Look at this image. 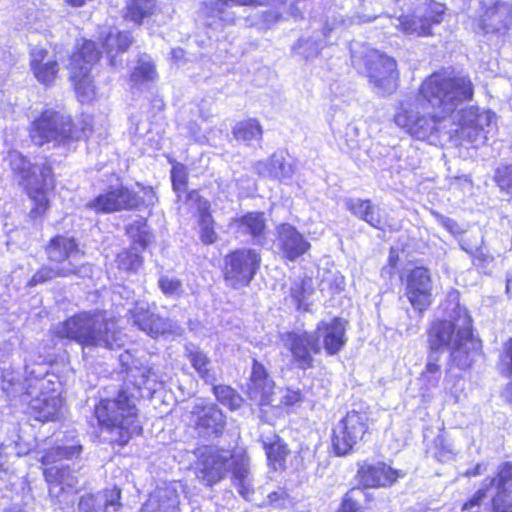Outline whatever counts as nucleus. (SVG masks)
<instances>
[{
	"label": "nucleus",
	"mask_w": 512,
	"mask_h": 512,
	"mask_svg": "<svg viewBox=\"0 0 512 512\" xmlns=\"http://www.w3.org/2000/svg\"><path fill=\"white\" fill-rule=\"evenodd\" d=\"M446 311L448 318L433 322L428 331L430 353L423 372L429 374H442L440 349L447 348L452 361L461 369L470 367L481 350V341L472 333V319L466 308L450 300Z\"/></svg>",
	"instance_id": "obj_2"
},
{
	"label": "nucleus",
	"mask_w": 512,
	"mask_h": 512,
	"mask_svg": "<svg viewBox=\"0 0 512 512\" xmlns=\"http://www.w3.org/2000/svg\"><path fill=\"white\" fill-rule=\"evenodd\" d=\"M156 76L157 73L151 57L147 54L140 55L137 65L131 74V82L134 85H142L146 82L154 81Z\"/></svg>",
	"instance_id": "obj_40"
},
{
	"label": "nucleus",
	"mask_w": 512,
	"mask_h": 512,
	"mask_svg": "<svg viewBox=\"0 0 512 512\" xmlns=\"http://www.w3.org/2000/svg\"><path fill=\"white\" fill-rule=\"evenodd\" d=\"M512 23V6L507 2L497 1L486 6L481 16V26L485 33H497Z\"/></svg>",
	"instance_id": "obj_25"
},
{
	"label": "nucleus",
	"mask_w": 512,
	"mask_h": 512,
	"mask_svg": "<svg viewBox=\"0 0 512 512\" xmlns=\"http://www.w3.org/2000/svg\"><path fill=\"white\" fill-rule=\"evenodd\" d=\"M99 55L97 44L89 40L85 41L82 47L71 56L70 79L82 103L90 102L95 97V86L89 74L92 65L99 60Z\"/></svg>",
	"instance_id": "obj_9"
},
{
	"label": "nucleus",
	"mask_w": 512,
	"mask_h": 512,
	"mask_svg": "<svg viewBox=\"0 0 512 512\" xmlns=\"http://www.w3.org/2000/svg\"><path fill=\"white\" fill-rule=\"evenodd\" d=\"M44 477L49 484V493L52 495L54 489L60 487L62 491L64 487L72 488L77 484L76 476L65 466H51L44 470Z\"/></svg>",
	"instance_id": "obj_35"
},
{
	"label": "nucleus",
	"mask_w": 512,
	"mask_h": 512,
	"mask_svg": "<svg viewBox=\"0 0 512 512\" xmlns=\"http://www.w3.org/2000/svg\"><path fill=\"white\" fill-rule=\"evenodd\" d=\"M255 172L263 177L278 180L283 184H291L295 174L294 162L287 158L283 152H276L266 160L254 164Z\"/></svg>",
	"instance_id": "obj_20"
},
{
	"label": "nucleus",
	"mask_w": 512,
	"mask_h": 512,
	"mask_svg": "<svg viewBox=\"0 0 512 512\" xmlns=\"http://www.w3.org/2000/svg\"><path fill=\"white\" fill-rule=\"evenodd\" d=\"M91 132L89 121L72 123L70 116L52 109L45 110L33 123L30 130L32 141L42 146L46 143L68 145L70 141L87 137Z\"/></svg>",
	"instance_id": "obj_8"
},
{
	"label": "nucleus",
	"mask_w": 512,
	"mask_h": 512,
	"mask_svg": "<svg viewBox=\"0 0 512 512\" xmlns=\"http://www.w3.org/2000/svg\"><path fill=\"white\" fill-rule=\"evenodd\" d=\"M439 222L450 233H452V234H459V233H461V229H460L459 225L453 219H450V218L444 217V216H440L439 217Z\"/></svg>",
	"instance_id": "obj_57"
},
{
	"label": "nucleus",
	"mask_w": 512,
	"mask_h": 512,
	"mask_svg": "<svg viewBox=\"0 0 512 512\" xmlns=\"http://www.w3.org/2000/svg\"><path fill=\"white\" fill-rule=\"evenodd\" d=\"M73 268L69 263H65L63 266H42L30 279L28 285L36 286L43 284L49 280L57 277H69L72 275Z\"/></svg>",
	"instance_id": "obj_41"
},
{
	"label": "nucleus",
	"mask_w": 512,
	"mask_h": 512,
	"mask_svg": "<svg viewBox=\"0 0 512 512\" xmlns=\"http://www.w3.org/2000/svg\"><path fill=\"white\" fill-rule=\"evenodd\" d=\"M495 180L502 191L512 195V164L499 167L495 173Z\"/></svg>",
	"instance_id": "obj_47"
},
{
	"label": "nucleus",
	"mask_w": 512,
	"mask_h": 512,
	"mask_svg": "<svg viewBox=\"0 0 512 512\" xmlns=\"http://www.w3.org/2000/svg\"><path fill=\"white\" fill-rule=\"evenodd\" d=\"M274 441L268 443L263 441L269 466L274 470H283L286 467V459L290 453L287 444L278 436Z\"/></svg>",
	"instance_id": "obj_36"
},
{
	"label": "nucleus",
	"mask_w": 512,
	"mask_h": 512,
	"mask_svg": "<svg viewBox=\"0 0 512 512\" xmlns=\"http://www.w3.org/2000/svg\"><path fill=\"white\" fill-rule=\"evenodd\" d=\"M472 96L469 78L434 73L422 83L417 96L401 102L394 121L418 140L445 130L451 139L458 138L478 148L487 142L495 115L476 107L457 111Z\"/></svg>",
	"instance_id": "obj_1"
},
{
	"label": "nucleus",
	"mask_w": 512,
	"mask_h": 512,
	"mask_svg": "<svg viewBox=\"0 0 512 512\" xmlns=\"http://www.w3.org/2000/svg\"><path fill=\"white\" fill-rule=\"evenodd\" d=\"M54 333L59 338L73 340L82 346L114 349L122 345L120 333L105 312H81L58 324Z\"/></svg>",
	"instance_id": "obj_4"
},
{
	"label": "nucleus",
	"mask_w": 512,
	"mask_h": 512,
	"mask_svg": "<svg viewBox=\"0 0 512 512\" xmlns=\"http://www.w3.org/2000/svg\"><path fill=\"white\" fill-rule=\"evenodd\" d=\"M442 374H429L427 372H422L420 376V381L422 383V389L425 392H430L432 389L438 387Z\"/></svg>",
	"instance_id": "obj_54"
},
{
	"label": "nucleus",
	"mask_w": 512,
	"mask_h": 512,
	"mask_svg": "<svg viewBox=\"0 0 512 512\" xmlns=\"http://www.w3.org/2000/svg\"><path fill=\"white\" fill-rule=\"evenodd\" d=\"M198 226L202 243L209 245L217 241L218 236L214 230V220L209 213V203L206 200L199 203Z\"/></svg>",
	"instance_id": "obj_39"
},
{
	"label": "nucleus",
	"mask_w": 512,
	"mask_h": 512,
	"mask_svg": "<svg viewBox=\"0 0 512 512\" xmlns=\"http://www.w3.org/2000/svg\"><path fill=\"white\" fill-rule=\"evenodd\" d=\"M139 197L122 185L111 187L85 204V208L96 213H113L138 207Z\"/></svg>",
	"instance_id": "obj_16"
},
{
	"label": "nucleus",
	"mask_w": 512,
	"mask_h": 512,
	"mask_svg": "<svg viewBox=\"0 0 512 512\" xmlns=\"http://www.w3.org/2000/svg\"><path fill=\"white\" fill-rule=\"evenodd\" d=\"M179 495L172 485L157 487L143 504L141 512H179Z\"/></svg>",
	"instance_id": "obj_27"
},
{
	"label": "nucleus",
	"mask_w": 512,
	"mask_h": 512,
	"mask_svg": "<svg viewBox=\"0 0 512 512\" xmlns=\"http://www.w3.org/2000/svg\"><path fill=\"white\" fill-rule=\"evenodd\" d=\"M158 286L163 294L170 297H179L183 291L182 282L174 276H160Z\"/></svg>",
	"instance_id": "obj_46"
},
{
	"label": "nucleus",
	"mask_w": 512,
	"mask_h": 512,
	"mask_svg": "<svg viewBox=\"0 0 512 512\" xmlns=\"http://www.w3.org/2000/svg\"><path fill=\"white\" fill-rule=\"evenodd\" d=\"M434 449V457L440 462L451 461L456 456L453 443L442 434L435 438Z\"/></svg>",
	"instance_id": "obj_44"
},
{
	"label": "nucleus",
	"mask_w": 512,
	"mask_h": 512,
	"mask_svg": "<svg viewBox=\"0 0 512 512\" xmlns=\"http://www.w3.org/2000/svg\"><path fill=\"white\" fill-rule=\"evenodd\" d=\"M184 420L203 438L220 436L226 425V417L217 405L204 400H197L184 415Z\"/></svg>",
	"instance_id": "obj_11"
},
{
	"label": "nucleus",
	"mask_w": 512,
	"mask_h": 512,
	"mask_svg": "<svg viewBox=\"0 0 512 512\" xmlns=\"http://www.w3.org/2000/svg\"><path fill=\"white\" fill-rule=\"evenodd\" d=\"M46 254L49 261L55 266L69 263L74 270L72 275L86 277L92 272L90 265L80 263L83 252L72 237L56 236L52 238L46 247Z\"/></svg>",
	"instance_id": "obj_14"
},
{
	"label": "nucleus",
	"mask_w": 512,
	"mask_h": 512,
	"mask_svg": "<svg viewBox=\"0 0 512 512\" xmlns=\"http://www.w3.org/2000/svg\"><path fill=\"white\" fill-rule=\"evenodd\" d=\"M172 56H173V58H175L176 60L181 59V58H183V56H184V51H183L182 49H180V48L173 49V50H172Z\"/></svg>",
	"instance_id": "obj_60"
},
{
	"label": "nucleus",
	"mask_w": 512,
	"mask_h": 512,
	"mask_svg": "<svg viewBox=\"0 0 512 512\" xmlns=\"http://www.w3.org/2000/svg\"><path fill=\"white\" fill-rule=\"evenodd\" d=\"M221 19H222L223 21H231V20H232V18H224V17H222V16H221Z\"/></svg>",
	"instance_id": "obj_63"
},
{
	"label": "nucleus",
	"mask_w": 512,
	"mask_h": 512,
	"mask_svg": "<svg viewBox=\"0 0 512 512\" xmlns=\"http://www.w3.org/2000/svg\"><path fill=\"white\" fill-rule=\"evenodd\" d=\"M305 44L308 45L310 49V51L305 54L307 58L318 55L320 50L323 48V45L316 42L310 43L308 40L305 42Z\"/></svg>",
	"instance_id": "obj_58"
},
{
	"label": "nucleus",
	"mask_w": 512,
	"mask_h": 512,
	"mask_svg": "<svg viewBox=\"0 0 512 512\" xmlns=\"http://www.w3.org/2000/svg\"><path fill=\"white\" fill-rule=\"evenodd\" d=\"M171 180L175 191H182L186 188L187 173L183 165H174L171 170Z\"/></svg>",
	"instance_id": "obj_50"
},
{
	"label": "nucleus",
	"mask_w": 512,
	"mask_h": 512,
	"mask_svg": "<svg viewBox=\"0 0 512 512\" xmlns=\"http://www.w3.org/2000/svg\"><path fill=\"white\" fill-rule=\"evenodd\" d=\"M289 502L288 494L284 489H279L268 494L267 499L260 506L284 507Z\"/></svg>",
	"instance_id": "obj_52"
},
{
	"label": "nucleus",
	"mask_w": 512,
	"mask_h": 512,
	"mask_svg": "<svg viewBox=\"0 0 512 512\" xmlns=\"http://www.w3.org/2000/svg\"><path fill=\"white\" fill-rule=\"evenodd\" d=\"M356 493H360V490L352 489L345 494L338 512H359L360 507L355 500Z\"/></svg>",
	"instance_id": "obj_53"
},
{
	"label": "nucleus",
	"mask_w": 512,
	"mask_h": 512,
	"mask_svg": "<svg viewBox=\"0 0 512 512\" xmlns=\"http://www.w3.org/2000/svg\"><path fill=\"white\" fill-rule=\"evenodd\" d=\"M432 280L424 267H416L406 277V296L414 309L425 310L432 301Z\"/></svg>",
	"instance_id": "obj_18"
},
{
	"label": "nucleus",
	"mask_w": 512,
	"mask_h": 512,
	"mask_svg": "<svg viewBox=\"0 0 512 512\" xmlns=\"http://www.w3.org/2000/svg\"><path fill=\"white\" fill-rule=\"evenodd\" d=\"M274 389V382L269 377L264 366L257 360H254L250 383L248 385L250 399L262 406L270 405L274 402Z\"/></svg>",
	"instance_id": "obj_24"
},
{
	"label": "nucleus",
	"mask_w": 512,
	"mask_h": 512,
	"mask_svg": "<svg viewBox=\"0 0 512 512\" xmlns=\"http://www.w3.org/2000/svg\"><path fill=\"white\" fill-rule=\"evenodd\" d=\"M231 453L213 447H205L196 464L197 478L206 486H212L222 480L229 470H232Z\"/></svg>",
	"instance_id": "obj_15"
},
{
	"label": "nucleus",
	"mask_w": 512,
	"mask_h": 512,
	"mask_svg": "<svg viewBox=\"0 0 512 512\" xmlns=\"http://www.w3.org/2000/svg\"><path fill=\"white\" fill-rule=\"evenodd\" d=\"M130 314L133 324L152 338L175 333L178 329L175 322L151 312L148 304L144 302L137 303L135 308L130 310Z\"/></svg>",
	"instance_id": "obj_19"
},
{
	"label": "nucleus",
	"mask_w": 512,
	"mask_h": 512,
	"mask_svg": "<svg viewBox=\"0 0 512 512\" xmlns=\"http://www.w3.org/2000/svg\"><path fill=\"white\" fill-rule=\"evenodd\" d=\"M128 233L133 239V245L130 250L119 253L116 261L119 269L136 272L143 262L140 251L152 242L153 235L148 231L144 222L131 225L128 228Z\"/></svg>",
	"instance_id": "obj_17"
},
{
	"label": "nucleus",
	"mask_w": 512,
	"mask_h": 512,
	"mask_svg": "<svg viewBox=\"0 0 512 512\" xmlns=\"http://www.w3.org/2000/svg\"><path fill=\"white\" fill-rule=\"evenodd\" d=\"M95 415L99 424L112 434L111 440L121 446L141 431L135 401L124 391L115 399L100 401Z\"/></svg>",
	"instance_id": "obj_7"
},
{
	"label": "nucleus",
	"mask_w": 512,
	"mask_h": 512,
	"mask_svg": "<svg viewBox=\"0 0 512 512\" xmlns=\"http://www.w3.org/2000/svg\"><path fill=\"white\" fill-rule=\"evenodd\" d=\"M30 67L35 78L44 85L52 84L59 71L57 61L49 57L45 49L36 47L31 51Z\"/></svg>",
	"instance_id": "obj_28"
},
{
	"label": "nucleus",
	"mask_w": 512,
	"mask_h": 512,
	"mask_svg": "<svg viewBox=\"0 0 512 512\" xmlns=\"http://www.w3.org/2000/svg\"><path fill=\"white\" fill-rule=\"evenodd\" d=\"M493 512H512V464L499 473L497 493L492 498Z\"/></svg>",
	"instance_id": "obj_31"
},
{
	"label": "nucleus",
	"mask_w": 512,
	"mask_h": 512,
	"mask_svg": "<svg viewBox=\"0 0 512 512\" xmlns=\"http://www.w3.org/2000/svg\"><path fill=\"white\" fill-rule=\"evenodd\" d=\"M185 351L186 357L199 376L206 382L213 381L214 375L210 370L211 362L207 355L198 346L191 343L186 345Z\"/></svg>",
	"instance_id": "obj_37"
},
{
	"label": "nucleus",
	"mask_w": 512,
	"mask_h": 512,
	"mask_svg": "<svg viewBox=\"0 0 512 512\" xmlns=\"http://www.w3.org/2000/svg\"><path fill=\"white\" fill-rule=\"evenodd\" d=\"M402 470H395L385 463H364L358 470V479L364 487H386L392 485L398 478H403Z\"/></svg>",
	"instance_id": "obj_23"
},
{
	"label": "nucleus",
	"mask_w": 512,
	"mask_h": 512,
	"mask_svg": "<svg viewBox=\"0 0 512 512\" xmlns=\"http://www.w3.org/2000/svg\"><path fill=\"white\" fill-rule=\"evenodd\" d=\"M495 481H496L495 478L486 479L484 481L483 487L480 488L474 494V496L463 505V510L471 511L473 508L479 507L481 505V503L483 502V500L487 498V496H488L487 491H488L489 487H492L494 485Z\"/></svg>",
	"instance_id": "obj_48"
},
{
	"label": "nucleus",
	"mask_w": 512,
	"mask_h": 512,
	"mask_svg": "<svg viewBox=\"0 0 512 512\" xmlns=\"http://www.w3.org/2000/svg\"><path fill=\"white\" fill-rule=\"evenodd\" d=\"M127 376L129 381L139 389L145 387L148 390L154 391L156 385L162 382L161 375L153 366L148 363L144 364L139 360L132 361V365L127 369Z\"/></svg>",
	"instance_id": "obj_32"
},
{
	"label": "nucleus",
	"mask_w": 512,
	"mask_h": 512,
	"mask_svg": "<svg viewBox=\"0 0 512 512\" xmlns=\"http://www.w3.org/2000/svg\"><path fill=\"white\" fill-rule=\"evenodd\" d=\"M155 8L156 0H127L123 18L136 25H141L144 19L153 15Z\"/></svg>",
	"instance_id": "obj_34"
},
{
	"label": "nucleus",
	"mask_w": 512,
	"mask_h": 512,
	"mask_svg": "<svg viewBox=\"0 0 512 512\" xmlns=\"http://www.w3.org/2000/svg\"><path fill=\"white\" fill-rule=\"evenodd\" d=\"M17 178L34 207L30 217L36 219L42 216L49 207L47 190L52 186V170L46 160L31 163L24 155L16 150L8 152L4 159Z\"/></svg>",
	"instance_id": "obj_5"
},
{
	"label": "nucleus",
	"mask_w": 512,
	"mask_h": 512,
	"mask_svg": "<svg viewBox=\"0 0 512 512\" xmlns=\"http://www.w3.org/2000/svg\"><path fill=\"white\" fill-rule=\"evenodd\" d=\"M502 369L509 377H512V339H510L504 348V353L501 357Z\"/></svg>",
	"instance_id": "obj_55"
},
{
	"label": "nucleus",
	"mask_w": 512,
	"mask_h": 512,
	"mask_svg": "<svg viewBox=\"0 0 512 512\" xmlns=\"http://www.w3.org/2000/svg\"><path fill=\"white\" fill-rule=\"evenodd\" d=\"M371 204L370 200L362 199H347L345 202L346 208L356 217L364 220L367 216L368 208Z\"/></svg>",
	"instance_id": "obj_49"
},
{
	"label": "nucleus",
	"mask_w": 512,
	"mask_h": 512,
	"mask_svg": "<svg viewBox=\"0 0 512 512\" xmlns=\"http://www.w3.org/2000/svg\"><path fill=\"white\" fill-rule=\"evenodd\" d=\"M260 255L251 249H240L225 258L224 278L233 288L247 286L260 265Z\"/></svg>",
	"instance_id": "obj_12"
},
{
	"label": "nucleus",
	"mask_w": 512,
	"mask_h": 512,
	"mask_svg": "<svg viewBox=\"0 0 512 512\" xmlns=\"http://www.w3.org/2000/svg\"><path fill=\"white\" fill-rule=\"evenodd\" d=\"M216 399L231 410L238 409L242 404V398L229 386L218 385L213 388Z\"/></svg>",
	"instance_id": "obj_43"
},
{
	"label": "nucleus",
	"mask_w": 512,
	"mask_h": 512,
	"mask_svg": "<svg viewBox=\"0 0 512 512\" xmlns=\"http://www.w3.org/2000/svg\"><path fill=\"white\" fill-rule=\"evenodd\" d=\"M276 232V246L286 259L295 261L310 249V243L291 224L283 223L277 226Z\"/></svg>",
	"instance_id": "obj_21"
},
{
	"label": "nucleus",
	"mask_w": 512,
	"mask_h": 512,
	"mask_svg": "<svg viewBox=\"0 0 512 512\" xmlns=\"http://www.w3.org/2000/svg\"><path fill=\"white\" fill-rule=\"evenodd\" d=\"M302 400V394L300 390H293L287 388L281 397V404L286 406H292Z\"/></svg>",
	"instance_id": "obj_56"
},
{
	"label": "nucleus",
	"mask_w": 512,
	"mask_h": 512,
	"mask_svg": "<svg viewBox=\"0 0 512 512\" xmlns=\"http://www.w3.org/2000/svg\"><path fill=\"white\" fill-rule=\"evenodd\" d=\"M346 324L345 320L337 317L330 322L320 321L314 331L288 332L282 336V341L290 350L296 366L307 370L313 367V354L324 349L328 356H334L343 349L347 342Z\"/></svg>",
	"instance_id": "obj_3"
},
{
	"label": "nucleus",
	"mask_w": 512,
	"mask_h": 512,
	"mask_svg": "<svg viewBox=\"0 0 512 512\" xmlns=\"http://www.w3.org/2000/svg\"><path fill=\"white\" fill-rule=\"evenodd\" d=\"M81 450L82 447L78 444L64 447L57 446L42 455L40 460L43 465H49L64 458L71 459L77 457L80 455Z\"/></svg>",
	"instance_id": "obj_42"
},
{
	"label": "nucleus",
	"mask_w": 512,
	"mask_h": 512,
	"mask_svg": "<svg viewBox=\"0 0 512 512\" xmlns=\"http://www.w3.org/2000/svg\"><path fill=\"white\" fill-rule=\"evenodd\" d=\"M236 233L238 236H250L254 243L261 244L264 231L265 219L262 213H248L243 217L235 220Z\"/></svg>",
	"instance_id": "obj_33"
},
{
	"label": "nucleus",
	"mask_w": 512,
	"mask_h": 512,
	"mask_svg": "<svg viewBox=\"0 0 512 512\" xmlns=\"http://www.w3.org/2000/svg\"><path fill=\"white\" fill-rule=\"evenodd\" d=\"M505 396L506 398L512 402V382L508 383L505 388Z\"/></svg>",
	"instance_id": "obj_61"
},
{
	"label": "nucleus",
	"mask_w": 512,
	"mask_h": 512,
	"mask_svg": "<svg viewBox=\"0 0 512 512\" xmlns=\"http://www.w3.org/2000/svg\"><path fill=\"white\" fill-rule=\"evenodd\" d=\"M351 61L359 73L364 74L379 95H390L396 91L399 81L397 63L388 55L365 44L351 48Z\"/></svg>",
	"instance_id": "obj_6"
},
{
	"label": "nucleus",
	"mask_w": 512,
	"mask_h": 512,
	"mask_svg": "<svg viewBox=\"0 0 512 512\" xmlns=\"http://www.w3.org/2000/svg\"><path fill=\"white\" fill-rule=\"evenodd\" d=\"M311 282V279H303L294 283L291 287V297L295 300L299 309H306V300L312 293Z\"/></svg>",
	"instance_id": "obj_45"
},
{
	"label": "nucleus",
	"mask_w": 512,
	"mask_h": 512,
	"mask_svg": "<svg viewBox=\"0 0 512 512\" xmlns=\"http://www.w3.org/2000/svg\"><path fill=\"white\" fill-rule=\"evenodd\" d=\"M444 6L441 3L431 1L422 9L418 8L413 15L391 18L392 24L406 35L417 37L431 34V26L442 20Z\"/></svg>",
	"instance_id": "obj_13"
},
{
	"label": "nucleus",
	"mask_w": 512,
	"mask_h": 512,
	"mask_svg": "<svg viewBox=\"0 0 512 512\" xmlns=\"http://www.w3.org/2000/svg\"><path fill=\"white\" fill-rule=\"evenodd\" d=\"M370 425V415L366 410L348 411L333 430L332 445L336 454L346 455L358 442L365 441Z\"/></svg>",
	"instance_id": "obj_10"
},
{
	"label": "nucleus",
	"mask_w": 512,
	"mask_h": 512,
	"mask_svg": "<svg viewBox=\"0 0 512 512\" xmlns=\"http://www.w3.org/2000/svg\"><path fill=\"white\" fill-rule=\"evenodd\" d=\"M119 499L120 490L118 488L106 489L96 495L82 496L78 508L80 512H93L103 506L105 512H116L121 506Z\"/></svg>",
	"instance_id": "obj_30"
},
{
	"label": "nucleus",
	"mask_w": 512,
	"mask_h": 512,
	"mask_svg": "<svg viewBox=\"0 0 512 512\" xmlns=\"http://www.w3.org/2000/svg\"><path fill=\"white\" fill-rule=\"evenodd\" d=\"M262 127L255 119H248L237 123L233 129L236 140L244 142L248 146L259 143L262 139Z\"/></svg>",
	"instance_id": "obj_38"
},
{
	"label": "nucleus",
	"mask_w": 512,
	"mask_h": 512,
	"mask_svg": "<svg viewBox=\"0 0 512 512\" xmlns=\"http://www.w3.org/2000/svg\"><path fill=\"white\" fill-rule=\"evenodd\" d=\"M5 512H23V511L19 508H12V509L6 510Z\"/></svg>",
	"instance_id": "obj_62"
},
{
	"label": "nucleus",
	"mask_w": 512,
	"mask_h": 512,
	"mask_svg": "<svg viewBox=\"0 0 512 512\" xmlns=\"http://www.w3.org/2000/svg\"><path fill=\"white\" fill-rule=\"evenodd\" d=\"M368 209L369 210L367 216L364 218V221L376 229L384 230L385 220L382 216L381 209L374 205L372 202Z\"/></svg>",
	"instance_id": "obj_51"
},
{
	"label": "nucleus",
	"mask_w": 512,
	"mask_h": 512,
	"mask_svg": "<svg viewBox=\"0 0 512 512\" xmlns=\"http://www.w3.org/2000/svg\"><path fill=\"white\" fill-rule=\"evenodd\" d=\"M29 408L36 420L54 421L63 415L64 404L59 395L42 393L30 401Z\"/></svg>",
	"instance_id": "obj_29"
},
{
	"label": "nucleus",
	"mask_w": 512,
	"mask_h": 512,
	"mask_svg": "<svg viewBox=\"0 0 512 512\" xmlns=\"http://www.w3.org/2000/svg\"><path fill=\"white\" fill-rule=\"evenodd\" d=\"M193 512H201V510H194Z\"/></svg>",
	"instance_id": "obj_64"
},
{
	"label": "nucleus",
	"mask_w": 512,
	"mask_h": 512,
	"mask_svg": "<svg viewBox=\"0 0 512 512\" xmlns=\"http://www.w3.org/2000/svg\"><path fill=\"white\" fill-rule=\"evenodd\" d=\"M132 41L129 32H120L113 27H105L99 34V42L109 58L111 66H116V56L127 51Z\"/></svg>",
	"instance_id": "obj_26"
},
{
	"label": "nucleus",
	"mask_w": 512,
	"mask_h": 512,
	"mask_svg": "<svg viewBox=\"0 0 512 512\" xmlns=\"http://www.w3.org/2000/svg\"><path fill=\"white\" fill-rule=\"evenodd\" d=\"M481 469H482V464H477L474 468L467 470L466 475L469 477L478 476L482 473Z\"/></svg>",
	"instance_id": "obj_59"
},
{
	"label": "nucleus",
	"mask_w": 512,
	"mask_h": 512,
	"mask_svg": "<svg viewBox=\"0 0 512 512\" xmlns=\"http://www.w3.org/2000/svg\"><path fill=\"white\" fill-rule=\"evenodd\" d=\"M231 473L233 487L244 499L252 501L255 493L254 476L250 470V458L245 451H234Z\"/></svg>",
	"instance_id": "obj_22"
}]
</instances>
